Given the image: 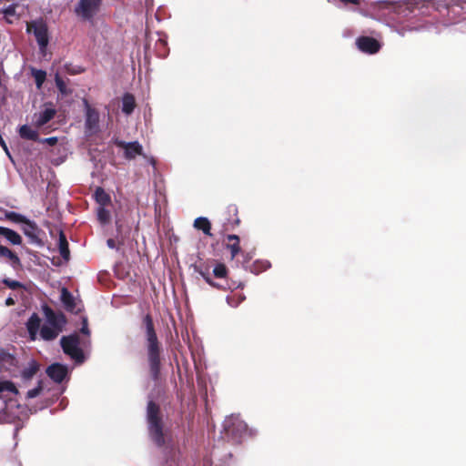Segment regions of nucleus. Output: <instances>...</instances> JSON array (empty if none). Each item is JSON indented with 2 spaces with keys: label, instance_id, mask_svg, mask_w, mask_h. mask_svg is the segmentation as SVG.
<instances>
[{
  "label": "nucleus",
  "instance_id": "obj_5",
  "mask_svg": "<svg viewBox=\"0 0 466 466\" xmlns=\"http://www.w3.org/2000/svg\"><path fill=\"white\" fill-rule=\"evenodd\" d=\"M102 0H79L75 14L85 21H91L98 13Z\"/></svg>",
  "mask_w": 466,
  "mask_h": 466
},
{
  "label": "nucleus",
  "instance_id": "obj_50",
  "mask_svg": "<svg viewBox=\"0 0 466 466\" xmlns=\"http://www.w3.org/2000/svg\"><path fill=\"white\" fill-rule=\"evenodd\" d=\"M10 462L14 465L16 463L15 460H12Z\"/></svg>",
  "mask_w": 466,
  "mask_h": 466
},
{
  "label": "nucleus",
  "instance_id": "obj_51",
  "mask_svg": "<svg viewBox=\"0 0 466 466\" xmlns=\"http://www.w3.org/2000/svg\"><path fill=\"white\" fill-rule=\"evenodd\" d=\"M16 464H17V466H22L20 461H18Z\"/></svg>",
  "mask_w": 466,
  "mask_h": 466
},
{
  "label": "nucleus",
  "instance_id": "obj_7",
  "mask_svg": "<svg viewBox=\"0 0 466 466\" xmlns=\"http://www.w3.org/2000/svg\"><path fill=\"white\" fill-rule=\"evenodd\" d=\"M27 32L34 34L41 51H43L48 44L46 25L42 20L32 21L27 25Z\"/></svg>",
  "mask_w": 466,
  "mask_h": 466
},
{
  "label": "nucleus",
  "instance_id": "obj_34",
  "mask_svg": "<svg viewBox=\"0 0 466 466\" xmlns=\"http://www.w3.org/2000/svg\"><path fill=\"white\" fill-rule=\"evenodd\" d=\"M55 80H56V86L61 94H63V95L69 94L65 81L59 76L58 74L56 75Z\"/></svg>",
  "mask_w": 466,
  "mask_h": 466
},
{
  "label": "nucleus",
  "instance_id": "obj_24",
  "mask_svg": "<svg viewBox=\"0 0 466 466\" xmlns=\"http://www.w3.org/2000/svg\"><path fill=\"white\" fill-rule=\"evenodd\" d=\"M56 109L54 108H46L42 112H40L38 118L36 119V126L43 127L47 124L50 120L54 118L56 116Z\"/></svg>",
  "mask_w": 466,
  "mask_h": 466
},
{
  "label": "nucleus",
  "instance_id": "obj_29",
  "mask_svg": "<svg viewBox=\"0 0 466 466\" xmlns=\"http://www.w3.org/2000/svg\"><path fill=\"white\" fill-rule=\"evenodd\" d=\"M106 206L98 207L96 210L97 219L101 224H107L110 221L111 216L109 210L106 208Z\"/></svg>",
  "mask_w": 466,
  "mask_h": 466
},
{
  "label": "nucleus",
  "instance_id": "obj_28",
  "mask_svg": "<svg viewBox=\"0 0 466 466\" xmlns=\"http://www.w3.org/2000/svg\"><path fill=\"white\" fill-rule=\"evenodd\" d=\"M155 51L157 58H166L169 54L167 41L159 38L155 44Z\"/></svg>",
  "mask_w": 466,
  "mask_h": 466
},
{
  "label": "nucleus",
  "instance_id": "obj_41",
  "mask_svg": "<svg viewBox=\"0 0 466 466\" xmlns=\"http://www.w3.org/2000/svg\"><path fill=\"white\" fill-rule=\"evenodd\" d=\"M344 5H360L361 3V0H339Z\"/></svg>",
  "mask_w": 466,
  "mask_h": 466
},
{
  "label": "nucleus",
  "instance_id": "obj_36",
  "mask_svg": "<svg viewBox=\"0 0 466 466\" xmlns=\"http://www.w3.org/2000/svg\"><path fill=\"white\" fill-rule=\"evenodd\" d=\"M42 390H43L42 381H39V382H38V385H37L35 388H34V389H32V390H29L27 391V393H26V397H27L28 399L35 398V397H37V396L40 394V392L42 391Z\"/></svg>",
  "mask_w": 466,
  "mask_h": 466
},
{
  "label": "nucleus",
  "instance_id": "obj_15",
  "mask_svg": "<svg viewBox=\"0 0 466 466\" xmlns=\"http://www.w3.org/2000/svg\"><path fill=\"white\" fill-rule=\"evenodd\" d=\"M0 258H7L14 268L21 267L19 257L7 247L0 245Z\"/></svg>",
  "mask_w": 466,
  "mask_h": 466
},
{
  "label": "nucleus",
  "instance_id": "obj_2",
  "mask_svg": "<svg viewBox=\"0 0 466 466\" xmlns=\"http://www.w3.org/2000/svg\"><path fill=\"white\" fill-rule=\"evenodd\" d=\"M147 422L150 439L157 447H163L166 444L163 417L160 406L154 400L147 402Z\"/></svg>",
  "mask_w": 466,
  "mask_h": 466
},
{
  "label": "nucleus",
  "instance_id": "obj_38",
  "mask_svg": "<svg viewBox=\"0 0 466 466\" xmlns=\"http://www.w3.org/2000/svg\"><path fill=\"white\" fill-rule=\"evenodd\" d=\"M35 83L37 86H40L46 79V72L42 70L36 71L35 74Z\"/></svg>",
  "mask_w": 466,
  "mask_h": 466
},
{
  "label": "nucleus",
  "instance_id": "obj_16",
  "mask_svg": "<svg viewBox=\"0 0 466 466\" xmlns=\"http://www.w3.org/2000/svg\"><path fill=\"white\" fill-rule=\"evenodd\" d=\"M0 236L5 237L12 245H21L23 241L22 237L16 231L5 227H0Z\"/></svg>",
  "mask_w": 466,
  "mask_h": 466
},
{
  "label": "nucleus",
  "instance_id": "obj_20",
  "mask_svg": "<svg viewBox=\"0 0 466 466\" xmlns=\"http://www.w3.org/2000/svg\"><path fill=\"white\" fill-rule=\"evenodd\" d=\"M62 332L59 329H56L50 325L44 324L40 329V336L44 340H54Z\"/></svg>",
  "mask_w": 466,
  "mask_h": 466
},
{
  "label": "nucleus",
  "instance_id": "obj_37",
  "mask_svg": "<svg viewBox=\"0 0 466 466\" xmlns=\"http://www.w3.org/2000/svg\"><path fill=\"white\" fill-rule=\"evenodd\" d=\"M65 68L68 74L76 75L84 71V68L80 66H72V64H66Z\"/></svg>",
  "mask_w": 466,
  "mask_h": 466
},
{
  "label": "nucleus",
  "instance_id": "obj_26",
  "mask_svg": "<svg viewBox=\"0 0 466 466\" xmlns=\"http://www.w3.org/2000/svg\"><path fill=\"white\" fill-rule=\"evenodd\" d=\"M39 370V364L35 360H31L28 366L21 371V376L25 380H31Z\"/></svg>",
  "mask_w": 466,
  "mask_h": 466
},
{
  "label": "nucleus",
  "instance_id": "obj_22",
  "mask_svg": "<svg viewBox=\"0 0 466 466\" xmlns=\"http://www.w3.org/2000/svg\"><path fill=\"white\" fill-rule=\"evenodd\" d=\"M58 248H59V253H60L61 257L66 261L69 260V258H70L69 245H68L66 237L63 231H60V233H59Z\"/></svg>",
  "mask_w": 466,
  "mask_h": 466
},
{
  "label": "nucleus",
  "instance_id": "obj_8",
  "mask_svg": "<svg viewBox=\"0 0 466 466\" xmlns=\"http://www.w3.org/2000/svg\"><path fill=\"white\" fill-rule=\"evenodd\" d=\"M223 216L222 234L233 230L236 227L239 226L238 208L235 204H229L224 211Z\"/></svg>",
  "mask_w": 466,
  "mask_h": 466
},
{
  "label": "nucleus",
  "instance_id": "obj_18",
  "mask_svg": "<svg viewBox=\"0 0 466 466\" xmlns=\"http://www.w3.org/2000/svg\"><path fill=\"white\" fill-rule=\"evenodd\" d=\"M194 228L198 230L202 231L206 236L212 237L211 233V223L208 218L198 217L194 220Z\"/></svg>",
  "mask_w": 466,
  "mask_h": 466
},
{
  "label": "nucleus",
  "instance_id": "obj_31",
  "mask_svg": "<svg viewBox=\"0 0 466 466\" xmlns=\"http://www.w3.org/2000/svg\"><path fill=\"white\" fill-rule=\"evenodd\" d=\"M5 391L15 394L18 392L17 389L12 381L2 380L0 381V398H2V394Z\"/></svg>",
  "mask_w": 466,
  "mask_h": 466
},
{
  "label": "nucleus",
  "instance_id": "obj_17",
  "mask_svg": "<svg viewBox=\"0 0 466 466\" xmlns=\"http://www.w3.org/2000/svg\"><path fill=\"white\" fill-rule=\"evenodd\" d=\"M40 322H41V319L38 317V315L36 313H33L26 323V328H27L30 339L32 340L35 339L36 334L40 328Z\"/></svg>",
  "mask_w": 466,
  "mask_h": 466
},
{
  "label": "nucleus",
  "instance_id": "obj_44",
  "mask_svg": "<svg viewBox=\"0 0 466 466\" xmlns=\"http://www.w3.org/2000/svg\"><path fill=\"white\" fill-rule=\"evenodd\" d=\"M0 146L2 147V148L4 149V151L6 153V155L11 158V155L9 153V150H8V147H7V145L6 143L5 142L4 139H1L0 140Z\"/></svg>",
  "mask_w": 466,
  "mask_h": 466
},
{
  "label": "nucleus",
  "instance_id": "obj_23",
  "mask_svg": "<svg viewBox=\"0 0 466 466\" xmlns=\"http://www.w3.org/2000/svg\"><path fill=\"white\" fill-rule=\"evenodd\" d=\"M19 136L23 139L37 141L38 140V132L33 129L28 125H23L20 127L18 130Z\"/></svg>",
  "mask_w": 466,
  "mask_h": 466
},
{
  "label": "nucleus",
  "instance_id": "obj_21",
  "mask_svg": "<svg viewBox=\"0 0 466 466\" xmlns=\"http://www.w3.org/2000/svg\"><path fill=\"white\" fill-rule=\"evenodd\" d=\"M135 96L130 93H126L122 97V112L126 115L133 113L136 107Z\"/></svg>",
  "mask_w": 466,
  "mask_h": 466
},
{
  "label": "nucleus",
  "instance_id": "obj_39",
  "mask_svg": "<svg viewBox=\"0 0 466 466\" xmlns=\"http://www.w3.org/2000/svg\"><path fill=\"white\" fill-rule=\"evenodd\" d=\"M235 299V295L233 296H230V297H228L227 300H228V303L231 306V307H237L239 303H241L244 299H245V297L241 294L238 295L237 296V302L233 303L232 300Z\"/></svg>",
  "mask_w": 466,
  "mask_h": 466
},
{
  "label": "nucleus",
  "instance_id": "obj_19",
  "mask_svg": "<svg viewBox=\"0 0 466 466\" xmlns=\"http://www.w3.org/2000/svg\"><path fill=\"white\" fill-rule=\"evenodd\" d=\"M61 301L65 307V309L69 312H74L76 309V301L75 298L71 294L70 291H68L67 289L63 288L61 291Z\"/></svg>",
  "mask_w": 466,
  "mask_h": 466
},
{
  "label": "nucleus",
  "instance_id": "obj_25",
  "mask_svg": "<svg viewBox=\"0 0 466 466\" xmlns=\"http://www.w3.org/2000/svg\"><path fill=\"white\" fill-rule=\"evenodd\" d=\"M94 197L99 207L108 206L111 204V198L109 194H107L101 187H96Z\"/></svg>",
  "mask_w": 466,
  "mask_h": 466
},
{
  "label": "nucleus",
  "instance_id": "obj_10",
  "mask_svg": "<svg viewBox=\"0 0 466 466\" xmlns=\"http://www.w3.org/2000/svg\"><path fill=\"white\" fill-rule=\"evenodd\" d=\"M356 46L361 52L374 55L381 48V44L372 36H360L356 39Z\"/></svg>",
  "mask_w": 466,
  "mask_h": 466
},
{
  "label": "nucleus",
  "instance_id": "obj_47",
  "mask_svg": "<svg viewBox=\"0 0 466 466\" xmlns=\"http://www.w3.org/2000/svg\"><path fill=\"white\" fill-rule=\"evenodd\" d=\"M107 246H108L109 248H115V241H114V239L109 238V239L107 240Z\"/></svg>",
  "mask_w": 466,
  "mask_h": 466
},
{
  "label": "nucleus",
  "instance_id": "obj_14",
  "mask_svg": "<svg viewBox=\"0 0 466 466\" xmlns=\"http://www.w3.org/2000/svg\"><path fill=\"white\" fill-rule=\"evenodd\" d=\"M226 248L229 249L231 258H236L241 251V248L239 245V237L238 235L230 234L226 236Z\"/></svg>",
  "mask_w": 466,
  "mask_h": 466
},
{
  "label": "nucleus",
  "instance_id": "obj_32",
  "mask_svg": "<svg viewBox=\"0 0 466 466\" xmlns=\"http://www.w3.org/2000/svg\"><path fill=\"white\" fill-rule=\"evenodd\" d=\"M228 272V268L223 263H218L213 269V275L217 279H226Z\"/></svg>",
  "mask_w": 466,
  "mask_h": 466
},
{
  "label": "nucleus",
  "instance_id": "obj_6",
  "mask_svg": "<svg viewBox=\"0 0 466 466\" xmlns=\"http://www.w3.org/2000/svg\"><path fill=\"white\" fill-rule=\"evenodd\" d=\"M23 233L28 238L29 242L37 247H44L45 231L41 229L35 221L28 219V221L22 228Z\"/></svg>",
  "mask_w": 466,
  "mask_h": 466
},
{
  "label": "nucleus",
  "instance_id": "obj_48",
  "mask_svg": "<svg viewBox=\"0 0 466 466\" xmlns=\"http://www.w3.org/2000/svg\"><path fill=\"white\" fill-rule=\"evenodd\" d=\"M150 164L155 166L156 165V160L154 157H151L150 160H149Z\"/></svg>",
  "mask_w": 466,
  "mask_h": 466
},
{
  "label": "nucleus",
  "instance_id": "obj_35",
  "mask_svg": "<svg viewBox=\"0 0 466 466\" xmlns=\"http://www.w3.org/2000/svg\"><path fill=\"white\" fill-rule=\"evenodd\" d=\"M3 283L12 289H17L23 288V284L17 280H13L10 279H4Z\"/></svg>",
  "mask_w": 466,
  "mask_h": 466
},
{
  "label": "nucleus",
  "instance_id": "obj_3",
  "mask_svg": "<svg viewBox=\"0 0 466 466\" xmlns=\"http://www.w3.org/2000/svg\"><path fill=\"white\" fill-rule=\"evenodd\" d=\"M248 435V425L238 416H229L223 422V439L232 444L242 443Z\"/></svg>",
  "mask_w": 466,
  "mask_h": 466
},
{
  "label": "nucleus",
  "instance_id": "obj_46",
  "mask_svg": "<svg viewBox=\"0 0 466 466\" xmlns=\"http://www.w3.org/2000/svg\"><path fill=\"white\" fill-rule=\"evenodd\" d=\"M5 305L6 306H13L15 305V300L14 299L12 298H7L6 300H5Z\"/></svg>",
  "mask_w": 466,
  "mask_h": 466
},
{
  "label": "nucleus",
  "instance_id": "obj_27",
  "mask_svg": "<svg viewBox=\"0 0 466 466\" xmlns=\"http://www.w3.org/2000/svg\"><path fill=\"white\" fill-rule=\"evenodd\" d=\"M195 269H196V272H198L208 285H210L213 288L218 289H225V287H223L222 285H220L218 282H215L211 279V276L208 272V268H203L202 267H196Z\"/></svg>",
  "mask_w": 466,
  "mask_h": 466
},
{
  "label": "nucleus",
  "instance_id": "obj_33",
  "mask_svg": "<svg viewBox=\"0 0 466 466\" xmlns=\"http://www.w3.org/2000/svg\"><path fill=\"white\" fill-rule=\"evenodd\" d=\"M15 9L16 6L12 5L4 10L5 17L6 18L8 23H13V18L18 19L19 16L16 15Z\"/></svg>",
  "mask_w": 466,
  "mask_h": 466
},
{
  "label": "nucleus",
  "instance_id": "obj_42",
  "mask_svg": "<svg viewBox=\"0 0 466 466\" xmlns=\"http://www.w3.org/2000/svg\"><path fill=\"white\" fill-rule=\"evenodd\" d=\"M45 141L50 146H55L57 143V137H47V138H46Z\"/></svg>",
  "mask_w": 466,
  "mask_h": 466
},
{
  "label": "nucleus",
  "instance_id": "obj_49",
  "mask_svg": "<svg viewBox=\"0 0 466 466\" xmlns=\"http://www.w3.org/2000/svg\"><path fill=\"white\" fill-rule=\"evenodd\" d=\"M233 303L237 302V295H235V299L232 300Z\"/></svg>",
  "mask_w": 466,
  "mask_h": 466
},
{
  "label": "nucleus",
  "instance_id": "obj_1",
  "mask_svg": "<svg viewBox=\"0 0 466 466\" xmlns=\"http://www.w3.org/2000/svg\"><path fill=\"white\" fill-rule=\"evenodd\" d=\"M145 328V339L147 350V361L148 373L152 380L157 382L161 379L162 369V344L158 339L153 318L150 313L146 314L142 319Z\"/></svg>",
  "mask_w": 466,
  "mask_h": 466
},
{
  "label": "nucleus",
  "instance_id": "obj_9",
  "mask_svg": "<svg viewBox=\"0 0 466 466\" xmlns=\"http://www.w3.org/2000/svg\"><path fill=\"white\" fill-rule=\"evenodd\" d=\"M43 311L46 317V325H50L63 331L67 320L63 312H56L50 307L45 306Z\"/></svg>",
  "mask_w": 466,
  "mask_h": 466
},
{
  "label": "nucleus",
  "instance_id": "obj_11",
  "mask_svg": "<svg viewBox=\"0 0 466 466\" xmlns=\"http://www.w3.org/2000/svg\"><path fill=\"white\" fill-rule=\"evenodd\" d=\"M116 145L118 147L125 149V157L127 159H134L137 156H142L143 155V147L142 146L137 142H125V141H116Z\"/></svg>",
  "mask_w": 466,
  "mask_h": 466
},
{
  "label": "nucleus",
  "instance_id": "obj_45",
  "mask_svg": "<svg viewBox=\"0 0 466 466\" xmlns=\"http://www.w3.org/2000/svg\"><path fill=\"white\" fill-rule=\"evenodd\" d=\"M0 146L2 147V148L4 149V151L6 153V155L11 158V155L9 153V150H8V147H7V145L6 143L5 142L4 139H1L0 140Z\"/></svg>",
  "mask_w": 466,
  "mask_h": 466
},
{
  "label": "nucleus",
  "instance_id": "obj_13",
  "mask_svg": "<svg viewBox=\"0 0 466 466\" xmlns=\"http://www.w3.org/2000/svg\"><path fill=\"white\" fill-rule=\"evenodd\" d=\"M86 106V127L89 131L95 132L98 128L99 114L96 109L92 108L87 101H85Z\"/></svg>",
  "mask_w": 466,
  "mask_h": 466
},
{
  "label": "nucleus",
  "instance_id": "obj_12",
  "mask_svg": "<svg viewBox=\"0 0 466 466\" xmlns=\"http://www.w3.org/2000/svg\"><path fill=\"white\" fill-rule=\"evenodd\" d=\"M47 376L56 383H61L68 374V369L61 363H53L46 370Z\"/></svg>",
  "mask_w": 466,
  "mask_h": 466
},
{
  "label": "nucleus",
  "instance_id": "obj_40",
  "mask_svg": "<svg viewBox=\"0 0 466 466\" xmlns=\"http://www.w3.org/2000/svg\"><path fill=\"white\" fill-rule=\"evenodd\" d=\"M80 332L83 333V334H86V335H89L90 334V330H89L88 325H87V319L86 318L83 319V322H82V327L80 329Z\"/></svg>",
  "mask_w": 466,
  "mask_h": 466
},
{
  "label": "nucleus",
  "instance_id": "obj_43",
  "mask_svg": "<svg viewBox=\"0 0 466 466\" xmlns=\"http://www.w3.org/2000/svg\"><path fill=\"white\" fill-rule=\"evenodd\" d=\"M0 146L2 147V148L4 149V151L6 153V155L11 158V155L9 153V150H8V147H7V145L6 143L5 142L4 139H1L0 140Z\"/></svg>",
  "mask_w": 466,
  "mask_h": 466
},
{
  "label": "nucleus",
  "instance_id": "obj_30",
  "mask_svg": "<svg viewBox=\"0 0 466 466\" xmlns=\"http://www.w3.org/2000/svg\"><path fill=\"white\" fill-rule=\"evenodd\" d=\"M5 218L12 222L23 223L24 225H25V223L28 221V218L14 211L6 212Z\"/></svg>",
  "mask_w": 466,
  "mask_h": 466
},
{
  "label": "nucleus",
  "instance_id": "obj_4",
  "mask_svg": "<svg viewBox=\"0 0 466 466\" xmlns=\"http://www.w3.org/2000/svg\"><path fill=\"white\" fill-rule=\"evenodd\" d=\"M79 344L80 338L76 333L63 336L60 339V345L64 353L68 355L76 363L81 364L85 360V355Z\"/></svg>",
  "mask_w": 466,
  "mask_h": 466
}]
</instances>
